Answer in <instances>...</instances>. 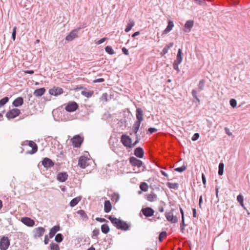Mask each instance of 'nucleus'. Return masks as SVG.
Wrapping results in <instances>:
<instances>
[{
    "label": "nucleus",
    "instance_id": "41",
    "mask_svg": "<svg viewBox=\"0 0 250 250\" xmlns=\"http://www.w3.org/2000/svg\"><path fill=\"white\" fill-rule=\"evenodd\" d=\"M9 101V98L5 97L0 100V107L6 104Z\"/></svg>",
    "mask_w": 250,
    "mask_h": 250
},
{
    "label": "nucleus",
    "instance_id": "42",
    "mask_svg": "<svg viewBox=\"0 0 250 250\" xmlns=\"http://www.w3.org/2000/svg\"><path fill=\"white\" fill-rule=\"evenodd\" d=\"M141 123L135 121L133 125L132 129H138L139 130Z\"/></svg>",
    "mask_w": 250,
    "mask_h": 250
},
{
    "label": "nucleus",
    "instance_id": "48",
    "mask_svg": "<svg viewBox=\"0 0 250 250\" xmlns=\"http://www.w3.org/2000/svg\"><path fill=\"white\" fill-rule=\"evenodd\" d=\"M16 30H17V27L15 26L12 31V38L13 41H15L16 39Z\"/></svg>",
    "mask_w": 250,
    "mask_h": 250
},
{
    "label": "nucleus",
    "instance_id": "57",
    "mask_svg": "<svg viewBox=\"0 0 250 250\" xmlns=\"http://www.w3.org/2000/svg\"><path fill=\"white\" fill-rule=\"evenodd\" d=\"M224 129H225L226 133L228 135L231 136L232 135V133L229 131V129L228 127H225Z\"/></svg>",
    "mask_w": 250,
    "mask_h": 250
},
{
    "label": "nucleus",
    "instance_id": "45",
    "mask_svg": "<svg viewBox=\"0 0 250 250\" xmlns=\"http://www.w3.org/2000/svg\"><path fill=\"white\" fill-rule=\"evenodd\" d=\"M104 211L106 212H109V200H106L104 202Z\"/></svg>",
    "mask_w": 250,
    "mask_h": 250
},
{
    "label": "nucleus",
    "instance_id": "10",
    "mask_svg": "<svg viewBox=\"0 0 250 250\" xmlns=\"http://www.w3.org/2000/svg\"><path fill=\"white\" fill-rule=\"evenodd\" d=\"M90 159L86 157L82 156L79 158L78 161V166L82 168H85L89 165V161Z\"/></svg>",
    "mask_w": 250,
    "mask_h": 250
},
{
    "label": "nucleus",
    "instance_id": "20",
    "mask_svg": "<svg viewBox=\"0 0 250 250\" xmlns=\"http://www.w3.org/2000/svg\"><path fill=\"white\" fill-rule=\"evenodd\" d=\"M134 155L138 158H142L144 155V151L142 147H138L134 150Z\"/></svg>",
    "mask_w": 250,
    "mask_h": 250
},
{
    "label": "nucleus",
    "instance_id": "47",
    "mask_svg": "<svg viewBox=\"0 0 250 250\" xmlns=\"http://www.w3.org/2000/svg\"><path fill=\"white\" fill-rule=\"evenodd\" d=\"M229 104H230V105L232 107H236V105H237V102H236V101L234 99H230V101H229Z\"/></svg>",
    "mask_w": 250,
    "mask_h": 250
},
{
    "label": "nucleus",
    "instance_id": "1",
    "mask_svg": "<svg viewBox=\"0 0 250 250\" xmlns=\"http://www.w3.org/2000/svg\"><path fill=\"white\" fill-rule=\"evenodd\" d=\"M110 222L117 229L124 231L128 230L130 227V225L126 222L115 217H112L111 216H110Z\"/></svg>",
    "mask_w": 250,
    "mask_h": 250
},
{
    "label": "nucleus",
    "instance_id": "2",
    "mask_svg": "<svg viewBox=\"0 0 250 250\" xmlns=\"http://www.w3.org/2000/svg\"><path fill=\"white\" fill-rule=\"evenodd\" d=\"M129 163L133 167H137L138 169L135 172L139 173L146 170V167L143 165V162L134 157H130L129 159Z\"/></svg>",
    "mask_w": 250,
    "mask_h": 250
},
{
    "label": "nucleus",
    "instance_id": "13",
    "mask_svg": "<svg viewBox=\"0 0 250 250\" xmlns=\"http://www.w3.org/2000/svg\"><path fill=\"white\" fill-rule=\"evenodd\" d=\"M141 212L146 217H149L154 215V210L150 207H146L143 208Z\"/></svg>",
    "mask_w": 250,
    "mask_h": 250
},
{
    "label": "nucleus",
    "instance_id": "14",
    "mask_svg": "<svg viewBox=\"0 0 250 250\" xmlns=\"http://www.w3.org/2000/svg\"><path fill=\"white\" fill-rule=\"evenodd\" d=\"M63 92V90L62 88L56 86L53 87L49 90V93L50 95L56 96L61 95Z\"/></svg>",
    "mask_w": 250,
    "mask_h": 250
},
{
    "label": "nucleus",
    "instance_id": "17",
    "mask_svg": "<svg viewBox=\"0 0 250 250\" xmlns=\"http://www.w3.org/2000/svg\"><path fill=\"white\" fill-rule=\"evenodd\" d=\"M42 165L45 168H50L54 166L53 162L48 158H45L42 161Z\"/></svg>",
    "mask_w": 250,
    "mask_h": 250
},
{
    "label": "nucleus",
    "instance_id": "19",
    "mask_svg": "<svg viewBox=\"0 0 250 250\" xmlns=\"http://www.w3.org/2000/svg\"><path fill=\"white\" fill-rule=\"evenodd\" d=\"M68 178V174L66 172H60L57 174V179L61 182H64Z\"/></svg>",
    "mask_w": 250,
    "mask_h": 250
},
{
    "label": "nucleus",
    "instance_id": "43",
    "mask_svg": "<svg viewBox=\"0 0 250 250\" xmlns=\"http://www.w3.org/2000/svg\"><path fill=\"white\" fill-rule=\"evenodd\" d=\"M77 213L83 219H87V215L86 214L85 211L83 210H80L77 211Z\"/></svg>",
    "mask_w": 250,
    "mask_h": 250
},
{
    "label": "nucleus",
    "instance_id": "27",
    "mask_svg": "<svg viewBox=\"0 0 250 250\" xmlns=\"http://www.w3.org/2000/svg\"><path fill=\"white\" fill-rule=\"evenodd\" d=\"M182 55V50L181 49H179L178 51L177 57H176V60L174 61V62H176L177 63H181L182 61V60H183Z\"/></svg>",
    "mask_w": 250,
    "mask_h": 250
},
{
    "label": "nucleus",
    "instance_id": "24",
    "mask_svg": "<svg viewBox=\"0 0 250 250\" xmlns=\"http://www.w3.org/2000/svg\"><path fill=\"white\" fill-rule=\"evenodd\" d=\"M194 24V21L192 20H189L185 24V28L187 29L186 30H185L184 31L186 32H188L190 31L191 28H192Z\"/></svg>",
    "mask_w": 250,
    "mask_h": 250
},
{
    "label": "nucleus",
    "instance_id": "5",
    "mask_svg": "<svg viewBox=\"0 0 250 250\" xmlns=\"http://www.w3.org/2000/svg\"><path fill=\"white\" fill-rule=\"evenodd\" d=\"M174 209H171L170 211L167 212L166 211L165 213V215L167 220L171 223H176L178 222V218L173 215V211Z\"/></svg>",
    "mask_w": 250,
    "mask_h": 250
},
{
    "label": "nucleus",
    "instance_id": "3",
    "mask_svg": "<svg viewBox=\"0 0 250 250\" xmlns=\"http://www.w3.org/2000/svg\"><path fill=\"white\" fill-rule=\"evenodd\" d=\"M121 141L123 145L127 148H131L134 147V143H132L131 138L126 134H123L121 137Z\"/></svg>",
    "mask_w": 250,
    "mask_h": 250
},
{
    "label": "nucleus",
    "instance_id": "59",
    "mask_svg": "<svg viewBox=\"0 0 250 250\" xmlns=\"http://www.w3.org/2000/svg\"><path fill=\"white\" fill-rule=\"evenodd\" d=\"M123 53L125 55H128L129 53L128 50L125 47H123L122 49Z\"/></svg>",
    "mask_w": 250,
    "mask_h": 250
},
{
    "label": "nucleus",
    "instance_id": "37",
    "mask_svg": "<svg viewBox=\"0 0 250 250\" xmlns=\"http://www.w3.org/2000/svg\"><path fill=\"white\" fill-rule=\"evenodd\" d=\"M167 235V233L166 231H164L161 232L159 235V241L160 242H162L163 241L164 239L166 237Z\"/></svg>",
    "mask_w": 250,
    "mask_h": 250
},
{
    "label": "nucleus",
    "instance_id": "12",
    "mask_svg": "<svg viewBox=\"0 0 250 250\" xmlns=\"http://www.w3.org/2000/svg\"><path fill=\"white\" fill-rule=\"evenodd\" d=\"M45 229L43 227H38L33 230V236L35 238H37L43 236Z\"/></svg>",
    "mask_w": 250,
    "mask_h": 250
},
{
    "label": "nucleus",
    "instance_id": "38",
    "mask_svg": "<svg viewBox=\"0 0 250 250\" xmlns=\"http://www.w3.org/2000/svg\"><path fill=\"white\" fill-rule=\"evenodd\" d=\"M237 200L240 203V205L243 208H245L244 203H243V200H244L243 196L242 194H239V195L237 196Z\"/></svg>",
    "mask_w": 250,
    "mask_h": 250
},
{
    "label": "nucleus",
    "instance_id": "44",
    "mask_svg": "<svg viewBox=\"0 0 250 250\" xmlns=\"http://www.w3.org/2000/svg\"><path fill=\"white\" fill-rule=\"evenodd\" d=\"M187 166L183 165V166L179 167H177L174 169V170L179 172H182L187 169Z\"/></svg>",
    "mask_w": 250,
    "mask_h": 250
},
{
    "label": "nucleus",
    "instance_id": "16",
    "mask_svg": "<svg viewBox=\"0 0 250 250\" xmlns=\"http://www.w3.org/2000/svg\"><path fill=\"white\" fill-rule=\"evenodd\" d=\"M137 120L136 121L142 123L143 120V116L144 113L143 111L141 108H137L136 109V114Z\"/></svg>",
    "mask_w": 250,
    "mask_h": 250
},
{
    "label": "nucleus",
    "instance_id": "58",
    "mask_svg": "<svg viewBox=\"0 0 250 250\" xmlns=\"http://www.w3.org/2000/svg\"><path fill=\"white\" fill-rule=\"evenodd\" d=\"M107 39L106 38H102L101 39V40L98 41L96 43V44H101L102 43H103L104 42V41Z\"/></svg>",
    "mask_w": 250,
    "mask_h": 250
},
{
    "label": "nucleus",
    "instance_id": "22",
    "mask_svg": "<svg viewBox=\"0 0 250 250\" xmlns=\"http://www.w3.org/2000/svg\"><path fill=\"white\" fill-rule=\"evenodd\" d=\"M60 229V227L59 225L55 226L53 228H52L50 229V232L49 233V238H52L54 236L55 234L57 233V232L59 231Z\"/></svg>",
    "mask_w": 250,
    "mask_h": 250
},
{
    "label": "nucleus",
    "instance_id": "56",
    "mask_svg": "<svg viewBox=\"0 0 250 250\" xmlns=\"http://www.w3.org/2000/svg\"><path fill=\"white\" fill-rule=\"evenodd\" d=\"M202 179L203 184L204 187H205L206 185V179L205 175L204 173L202 174Z\"/></svg>",
    "mask_w": 250,
    "mask_h": 250
},
{
    "label": "nucleus",
    "instance_id": "49",
    "mask_svg": "<svg viewBox=\"0 0 250 250\" xmlns=\"http://www.w3.org/2000/svg\"><path fill=\"white\" fill-rule=\"evenodd\" d=\"M200 135L198 133H195L191 138V140L193 141L197 140L199 138Z\"/></svg>",
    "mask_w": 250,
    "mask_h": 250
},
{
    "label": "nucleus",
    "instance_id": "9",
    "mask_svg": "<svg viewBox=\"0 0 250 250\" xmlns=\"http://www.w3.org/2000/svg\"><path fill=\"white\" fill-rule=\"evenodd\" d=\"M21 113V111L18 108H13L8 111L6 114V117L8 119H14L18 116Z\"/></svg>",
    "mask_w": 250,
    "mask_h": 250
},
{
    "label": "nucleus",
    "instance_id": "60",
    "mask_svg": "<svg viewBox=\"0 0 250 250\" xmlns=\"http://www.w3.org/2000/svg\"><path fill=\"white\" fill-rule=\"evenodd\" d=\"M96 220L100 222H107V221L105 219L100 217H97L96 218Z\"/></svg>",
    "mask_w": 250,
    "mask_h": 250
},
{
    "label": "nucleus",
    "instance_id": "4",
    "mask_svg": "<svg viewBox=\"0 0 250 250\" xmlns=\"http://www.w3.org/2000/svg\"><path fill=\"white\" fill-rule=\"evenodd\" d=\"M22 146H29L30 147H32L31 150L27 151L26 152V154H33L38 150L37 145L32 141H26L22 143Z\"/></svg>",
    "mask_w": 250,
    "mask_h": 250
},
{
    "label": "nucleus",
    "instance_id": "21",
    "mask_svg": "<svg viewBox=\"0 0 250 250\" xmlns=\"http://www.w3.org/2000/svg\"><path fill=\"white\" fill-rule=\"evenodd\" d=\"M46 91V89L45 88H40L36 89L34 92L33 95L37 97H41L42 95H43L45 92Z\"/></svg>",
    "mask_w": 250,
    "mask_h": 250
},
{
    "label": "nucleus",
    "instance_id": "62",
    "mask_svg": "<svg viewBox=\"0 0 250 250\" xmlns=\"http://www.w3.org/2000/svg\"><path fill=\"white\" fill-rule=\"evenodd\" d=\"M104 81V79L103 78L97 79L93 81L94 83H101Z\"/></svg>",
    "mask_w": 250,
    "mask_h": 250
},
{
    "label": "nucleus",
    "instance_id": "54",
    "mask_svg": "<svg viewBox=\"0 0 250 250\" xmlns=\"http://www.w3.org/2000/svg\"><path fill=\"white\" fill-rule=\"evenodd\" d=\"M100 231L98 229H95L92 231L93 236H97L99 234Z\"/></svg>",
    "mask_w": 250,
    "mask_h": 250
},
{
    "label": "nucleus",
    "instance_id": "34",
    "mask_svg": "<svg viewBox=\"0 0 250 250\" xmlns=\"http://www.w3.org/2000/svg\"><path fill=\"white\" fill-rule=\"evenodd\" d=\"M140 188L142 191L145 192L147 190L148 186V185L146 183L142 182L141 183V184L140 185Z\"/></svg>",
    "mask_w": 250,
    "mask_h": 250
},
{
    "label": "nucleus",
    "instance_id": "32",
    "mask_svg": "<svg viewBox=\"0 0 250 250\" xmlns=\"http://www.w3.org/2000/svg\"><path fill=\"white\" fill-rule=\"evenodd\" d=\"M111 199L113 202L116 203L120 198V195L117 193H114L111 196Z\"/></svg>",
    "mask_w": 250,
    "mask_h": 250
},
{
    "label": "nucleus",
    "instance_id": "18",
    "mask_svg": "<svg viewBox=\"0 0 250 250\" xmlns=\"http://www.w3.org/2000/svg\"><path fill=\"white\" fill-rule=\"evenodd\" d=\"M78 31L76 29L72 30L65 38L68 41H72L78 36Z\"/></svg>",
    "mask_w": 250,
    "mask_h": 250
},
{
    "label": "nucleus",
    "instance_id": "61",
    "mask_svg": "<svg viewBox=\"0 0 250 250\" xmlns=\"http://www.w3.org/2000/svg\"><path fill=\"white\" fill-rule=\"evenodd\" d=\"M186 226V225L185 224V218H182V221L180 223V227H185Z\"/></svg>",
    "mask_w": 250,
    "mask_h": 250
},
{
    "label": "nucleus",
    "instance_id": "28",
    "mask_svg": "<svg viewBox=\"0 0 250 250\" xmlns=\"http://www.w3.org/2000/svg\"><path fill=\"white\" fill-rule=\"evenodd\" d=\"M81 197H77L73 199L69 203L70 206L71 207H74L78 204V203L81 201Z\"/></svg>",
    "mask_w": 250,
    "mask_h": 250
},
{
    "label": "nucleus",
    "instance_id": "64",
    "mask_svg": "<svg viewBox=\"0 0 250 250\" xmlns=\"http://www.w3.org/2000/svg\"><path fill=\"white\" fill-rule=\"evenodd\" d=\"M193 217H196V210L195 208H192Z\"/></svg>",
    "mask_w": 250,
    "mask_h": 250
},
{
    "label": "nucleus",
    "instance_id": "46",
    "mask_svg": "<svg viewBox=\"0 0 250 250\" xmlns=\"http://www.w3.org/2000/svg\"><path fill=\"white\" fill-rule=\"evenodd\" d=\"M107 97H108L107 94V93H104L102 95V97H101L100 99L102 101H104L105 102H107V101H108Z\"/></svg>",
    "mask_w": 250,
    "mask_h": 250
},
{
    "label": "nucleus",
    "instance_id": "30",
    "mask_svg": "<svg viewBox=\"0 0 250 250\" xmlns=\"http://www.w3.org/2000/svg\"><path fill=\"white\" fill-rule=\"evenodd\" d=\"M134 25V22L133 21L130 20L129 21V22L127 23V25L125 31L126 32H129L131 29V28H132V27Z\"/></svg>",
    "mask_w": 250,
    "mask_h": 250
},
{
    "label": "nucleus",
    "instance_id": "36",
    "mask_svg": "<svg viewBox=\"0 0 250 250\" xmlns=\"http://www.w3.org/2000/svg\"><path fill=\"white\" fill-rule=\"evenodd\" d=\"M224 165L223 163H220L218 166V175L221 176L223 174Z\"/></svg>",
    "mask_w": 250,
    "mask_h": 250
},
{
    "label": "nucleus",
    "instance_id": "26",
    "mask_svg": "<svg viewBox=\"0 0 250 250\" xmlns=\"http://www.w3.org/2000/svg\"><path fill=\"white\" fill-rule=\"evenodd\" d=\"M174 26V24L172 21L169 20L168 21V25L167 28L164 30L163 34H166L169 32Z\"/></svg>",
    "mask_w": 250,
    "mask_h": 250
},
{
    "label": "nucleus",
    "instance_id": "53",
    "mask_svg": "<svg viewBox=\"0 0 250 250\" xmlns=\"http://www.w3.org/2000/svg\"><path fill=\"white\" fill-rule=\"evenodd\" d=\"M180 63H177L176 62H174L173 64V68L175 70H176L177 71V72H179L180 71V70H179V67H178V65Z\"/></svg>",
    "mask_w": 250,
    "mask_h": 250
},
{
    "label": "nucleus",
    "instance_id": "50",
    "mask_svg": "<svg viewBox=\"0 0 250 250\" xmlns=\"http://www.w3.org/2000/svg\"><path fill=\"white\" fill-rule=\"evenodd\" d=\"M82 93L83 95L87 97H90L92 95V93L91 92L82 91Z\"/></svg>",
    "mask_w": 250,
    "mask_h": 250
},
{
    "label": "nucleus",
    "instance_id": "63",
    "mask_svg": "<svg viewBox=\"0 0 250 250\" xmlns=\"http://www.w3.org/2000/svg\"><path fill=\"white\" fill-rule=\"evenodd\" d=\"M202 202H203L202 196L201 195L200 196L199 200V206L200 208H201V205H202Z\"/></svg>",
    "mask_w": 250,
    "mask_h": 250
},
{
    "label": "nucleus",
    "instance_id": "31",
    "mask_svg": "<svg viewBox=\"0 0 250 250\" xmlns=\"http://www.w3.org/2000/svg\"><path fill=\"white\" fill-rule=\"evenodd\" d=\"M167 186L169 188L174 189H177L179 187V185L177 183H170L168 182L167 184Z\"/></svg>",
    "mask_w": 250,
    "mask_h": 250
},
{
    "label": "nucleus",
    "instance_id": "23",
    "mask_svg": "<svg viewBox=\"0 0 250 250\" xmlns=\"http://www.w3.org/2000/svg\"><path fill=\"white\" fill-rule=\"evenodd\" d=\"M146 199L147 201L152 202L157 200V196L154 192H151V193L146 195Z\"/></svg>",
    "mask_w": 250,
    "mask_h": 250
},
{
    "label": "nucleus",
    "instance_id": "25",
    "mask_svg": "<svg viewBox=\"0 0 250 250\" xmlns=\"http://www.w3.org/2000/svg\"><path fill=\"white\" fill-rule=\"evenodd\" d=\"M23 104V99L22 97H18L13 102V105L15 107L21 106Z\"/></svg>",
    "mask_w": 250,
    "mask_h": 250
},
{
    "label": "nucleus",
    "instance_id": "55",
    "mask_svg": "<svg viewBox=\"0 0 250 250\" xmlns=\"http://www.w3.org/2000/svg\"><path fill=\"white\" fill-rule=\"evenodd\" d=\"M49 239H50L49 235V236L48 235H45L44 240V244L47 245L48 244L49 241Z\"/></svg>",
    "mask_w": 250,
    "mask_h": 250
},
{
    "label": "nucleus",
    "instance_id": "39",
    "mask_svg": "<svg viewBox=\"0 0 250 250\" xmlns=\"http://www.w3.org/2000/svg\"><path fill=\"white\" fill-rule=\"evenodd\" d=\"M101 230L104 233H107L109 231V228L106 224H104L101 226Z\"/></svg>",
    "mask_w": 250,
    "mask_h": 250
},
{
    "label": "nucleus",
    "instance_id": "6",
    "mask_svg": "<svg viewBox=\"0 0 250 250\" xmlns=\"http://www.w3.org/2000/svg\"><path fill=\"white\" fill-rule=\"evenodd\" d=\"M142 127L140 129V133H138V131L139 130L138 129H132V132L130 133V135H132V133H134L135 136L136 140L134 142V145H136L141 140V138H143L145 137V132L142 131Z\"/></svg>",
    "mask_w": 250,
    "mask_h": 250
},
{
    "label": "nucleus",
    "instance_id": "11",
    "mask_svg": "<svg viewBox=\"0 0 250 250\" xmlns=\"http://www.w3.org/2000/svg\"><path fill=\"white\" fill-rule=\"evenodd\" d=\"M79 107L78 104L75 102H71L65 106V109L69 112L76 111Z\"/></svg>",
    "mask_w": 250,
    "mask_h": 250
},
{
    "label": "nucleus",
    "instance_id": "35",
    "mask_svg": "<svg viewBox=\"0 0 250 250\" xmlns=\"http://www.w3.org/2000/svg\"><path fill=\"white\" fill-rule=\"evenodd\" d=\"M63 239V236L61 233L57 234L55 237V240L57 243H61Z\"/></svg>",
    "mask_w": 250,
    "mask_h": 250
},
{
    "label": "nucleus",
    "instance_id": "15",
    "mask_svg": "<svg viewBox=\"0 0 250 250\" xmlns=\"http://www.w3.org/2000/svg\"><path fill=\"white\" fill-rule=\"evenodd\" d=\"M21 222L28 227H33L35 225V221L30 218L24 217L21 219Z\"/></svg>",
    "mask_w": 250,
    "mask_h": 250
},
{
    "label": "nucleus",
    "instance_id": "7",
    "mask_svg": "<svg viewBox=\"0 0 250 250\" xmlns=\"http://www.w3.org/2000/svg\"><path fill=\"white\" fill-rule=\"evenodd\" d=\"M10 245V240L8 237L2 236L0 241V249L7 250Z\"/></svg>",
    "mask_w": 250,
    "mask_h": 250
},
{
    "label": "nucleus",
    "instance_id": "52",
    "mask_svg": "<svg viewBox=\"0 0 250 250\" xmlns=\"http://www.w3.org/2000/svg\"><path fill=\"white\" fill-rule=\"evenodd\" d=\"M157 131V129L154 127H149L148 129V132L150 134H152Z\"/></svg>",
    "mask_w": 250,
    "mask_h": 250
},
{
    "label": "nucleus",
    "instance_id": "8",
    "mask_svg": "<svg viewBox=\"0 0 250 250\" xmlns=\"http://www.w3.org/2000/svg\"><path fill=\"white\" fill-rule=\"evenodd\" d=\"M71 141L74 147H80L83 142V138L80 135H77L71 139Z\"/></svg>",
    "mask_w": 250,
    "mask_h": 250
},
{
    "label": "nucleus",
    "instance_id": "40",
    "mask_svg": "<svg viewBox=\"0 0 250 250\" xmlns=\"http://www.w3.org/2000/svg\"><path fill=\"white\" fill-rule=\"evenodd\" d=\"M51 250H59L60 248L58 244L55 243H51L50 245Z\"/></svg>",
    "mask_w": 250,
    "mask_h": 250
},
{
    "label": "nucleus",
    "instance_id": "29",
    "mask_svg": "<svg viewBox=\"0 0 250 250\" xmlns=\"http://www.w3.org/2000/svg\"><path fill=\"white\" fill-rule=\"evenodd\" d=\"M205 84V80L202 79L199 81L198 85V91H201L204 90Z\"/></svg>",
    "mask_w": 250,
    "mask_h": 250
},
{
    "label": "nucleus",
    "instance_id": "33",
    "mask_svg": "<svg viewBox=\"0 0 250 250\" xmlns=\"http://www.w3.org/2000/svg\"><path fill=\"white\" fill-rule=\"evenodd\" d=\"M191 94H192V95L193 96V97L196 99V100L198 102V103H200V99H199L198 97V91L196 89H192V92H191Z\"/></svg>",
    "mask_w": 250,
    "mask_h": 250
},
{
    "label": "nucleus",
    "instance_id": "51",
    "mask_svg": "<svg viewBox=\"0 0 250 250\" xmlns=\"http://www.w3.org/2000/svg\"><path fill=\"white\" fill-rule=\"evenodd\" d=\"M168 47L166 45L162 50V52L161 53L162 55L163 56L166 54L168 52Z\"/></svg>",
    "mask_w": 250,
    "mask_h": 250
}]
</instances>
